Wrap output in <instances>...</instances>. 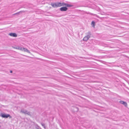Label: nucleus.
<instances>
[{
    "label": "nucleus",
    "mask_w": 129,
    "mask_h": 129,
    "mask_svg": "<svg viewBox=\"0 0 129 129\" xmlns=\"http://www.w3.org/2000/svg\"><path fill=\"white\" fill-rule=\"evenodd\" d=\"M9 35L11 36L14 37H17V34L14 33H11L9 34Z\"/></svg>",
    "instance_id": "39448f33"
},
{
    "label": "nucleus",
    "mask_w": 129,
    "mask_h": 129,
    "mask_svg": "<svg viewBox=\"0 0 129 129\" xmlns=\"http://www.w3.org/2000/svg\"><path fill=\"white\" fill-rule=\"evenodd\" d=\"M12 71H10L11 73H12Z\"/></svg>",
    "instance_id": "dca6fc26"
},
{
    "label": "nucleus",
    "mask_w": 129,
    "mask_h": 129,
    "mask_svg": "<svg viewBox=\"0 0 129 129\" xmlns=\"http://www.w3.org/2000/svg\"><path fill=\"white\" fill-rule=\"evenodd\" d=\"M22 51L27 52L29 53H31L29 51V50H28L27 49L24 48H23V49Z\"/></svg>",
    "instance_id": "6e6552de"
},
{
    "label": "nucleus",
    "mask_w": 129,
    "mask_h": 129,
    "mask_svg": "<svg viewBox=\"0 0 129 129\" xmlns=\"http://www.w3.org/2000/svg\"><path fill=\"white\" fill-rule=\"evenodd\" d=\"M64 4L65 5L64 6H66L68 7H71L72 6V5H71L65 3Z\"/></svg>",
    "instance_id": "9d476101"
},
{
    "label": "nucleus",
    "mask_w": 129,
    "mask_h": 129,
    "mask_svg": "<svg viewBox=\"0 0 129 129\" xmlns=\"http://www.w3.org/2000/svg\"><path fill=\"white\" fill-rule=\"evenodd\" d=\"M95 22L93 21H92L91 23V25H93V26L94 27V26Z\"/></svg>",
    "instance_id": "ddd939ff"
},
{
    "label": "nucleus",
    "mask_w": 129,
    "mask_h": 129,
    "mask_svg": "<svg viewBox=\"0 0 129 129\" xmlns=\"http://www.w3.org/2000/svg\"><path fill=\"white\" fill-rule=\"evenodd\" d=\"M90 37V35H88L87 36L84 37L83 38V40L85 41H87L89 39Z\"/></svg>",
    "instance_id": "7ed1b4c3"
},
{
    "label": "nucleus",
    "mask_w": 129,
    "mask_h": 129,
    "mask_svg": "<svg viewBox=\"0 0 129 129\" xmlns=\"http://www.w3.org/2000/svg\"><path fill=\"white\" fill-rule=\"evenodd\" d=\"M21 112L25 114H27V115H30V112H28L27 111L25 110H21Z\"/></svg>",
    "instance_id": "f03ea898"
},
{
    "label": "nucleus",
    "mask_w": 129,
    "mask_h": 129,
    "mask_svg": "<svg viewBox=\"0 0 129 129\" xmlns=\"http://www.w3.org/2000/svg\"><path fill=\"white\" fill-rule=\"evenodd\" d=\"M25 12V11H21L19 12H18L17 13H15L14 14V15H15V14H19V13H22V12L24 13V12Z\"/></svg>",
    "instance_id": "9b49d317"
},
{
    "label": "nucleus",
    "mask_w": 129,
    "mask_h": 129,
    "mask_svg": "<svg viewBox=\"0 0 129 129\" xmlns=\"http://www.w3.org/2000/svg\"><path fill=\"white\" fill-rule=\"evenodd\" d=\"M57 4L58 7H59L62 6H64L65 5H64V3H60L59 2H57Z\"/></svg>",
    "instance_id": "0eeeda50"
},
{
    "label": "nucleus",
    "mask_w": 129,
    "mask_h": 129,
    "mask_svg": "<svg viewBox=\"0 0 129 129\" xmlns=\"http://www.w3.org/2000/svg\"><path fill=\"white\" fill-rule=\"evenodd\" d=\"M23 48H22V47H19L18 50L22 51L23 49Z\"/></svg>",
    "instance_id": "f8f14e48"
},
{
    "label": "nucleus",
    "mask_w": 129,
    "mask_h": 129,
    "mask_svg": "<svg viewBox=\"0 0 129 129\" xmlns=\"http://www.w3.org/2000/svg\"><path fill=\"white\" fill-rule=\"evenodd\" d=\"M10 116L9 114L5 113H1L0 114V116L3 118H7Z\"/></svg>",
    "instance_id": "f257e3e1"
},
{
    "label": "nucleus",
    "mask_w": 129,
    "mask_h": 129,
    "mask_svg": "<svg viewBox=\"0 0 129 129\" xmlns=\"http://www.w3.org/2000/svg\"><path fill=\"white\" fill-rule=\"evenodd\" d=\"M42 125L43 126L44 128H45V125L44 124H42Z\"/></svg>",
    "instance_id": "2eb2a0df"
},
{
    "label": "nucleus",
    "mask_w": 129,
    "mask_h": 129,
    "mask_svg": "<svg viewBox=\"0 0 129 129\" xmlns=\"http://www.w3.org/2000/svg\"><path fill=\"white\" fill-rule=\"evenodd\" d=\"M68 9V8L66 7H62L60 8V10L62 11H66Z\"/></svg>",
    "instance_id": "20e7f679"
},
{
    "label": "nucleus",
    "mask_w": 129,
    "mask_h": 129,
    "mask_svg": "<svg viewBox=\"0 0 129 129\" xmlns=\"http://www.w3.org/2000/svg\"><path fill=\"white\" fill-rule=\"evenodd\" d=\"M120 103L123 105L125 106H126L127 105V104L126 102H124L123 101H120Z\"/></svg>",
    "instance_id": "1a4fd4ad"
},
{
    "label": "nucleus",
    "mask_w": 129,
    "mask_h": 129,
    "mask_svg": "<svg viewBox=\"0 0 129 129\" xmlns=\"http://www.w3.org/2000/svg\"><path fill=\"white\" fill-rule=\"evenodd\" d=\"M51 5L52 7L54 8L58 7L57 3H51Z\"/></svg>",
    "instance_id": "423d86ee"
},
{
    "label": "nucleus",
    "mask_w": 129,
    "mask_h": 129,
    "mask_svg": "<svg viewBox=\"0 0 129 129\" xmlns=\"http://www.w3.org/2000/svg\"><path fill=\"white\" fill-rule=\"evenodd\" d=\"M14 48L15 49H19V46H17V47H14Z\"/></svg>",
    "instance_id": "4468645a"
}]
</instances>
